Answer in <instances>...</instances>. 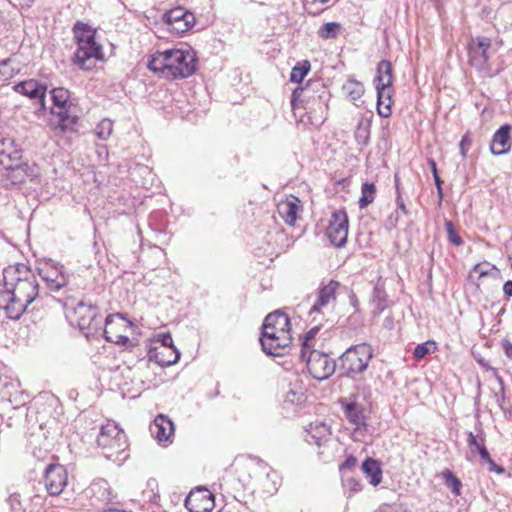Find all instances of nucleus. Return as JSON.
Returning a JSON list of instances; mask_svg holds the SVG:
<instances>
[{
	"label": "nucleus",
	"instance_id": "39",
	"mask_svg": "<svg viewBox=\"0 0 512 512\" xmlns=\"http://www.w3.org/2000/svg\"><path fill=\"white\" fill-rule=\"evenodd\" d=\"M318 324L312 327L303 337L302 343H301V352H300V358L305 359L307 353L311 351L312 347V341L315 339L317 333L320 330L321 321L318 317Z\"/></svg>",
	"mask_w": 512,
	"mask_h": 512
},
{
	"label": "nucleus",
	"instance_id": "10",
	"mask_svg": "<svg viewBox=\"0 0 512 512\" xmlns=\"http://www.w3.org/2000/svg\"><path fill=\"white\" fill-rule=\"evenodd\" d=\"M39 175V168L36 165H29L25 162L12 164L11 167H4L0 171V181L6 188L18 187L27 179L31 181Z\"/></svg>",
	"mask_w": 512,
	"mask_h": 512
},
{
	"label": "nucleus",
	"instance_id": "17",
	"mask_svg": "<svg viewBox=\"0 0 512 512\" xmlns=\"http://www.w3.org/2000/svg\"><path fill=\"white\" fill-rule=\"evenodd\" d=\"M13 90L21 95L28 97L31 100H37L39 103L37 113L44 114L46 112V84L41 83L36 79H28L15 84L13 86Z\"/></svg>",
	"mask_w": 512,
	"mask_h": 512
},
{
	"label": "nucleus",
	"instance_id": "28",
	"mask_svg": "<svg viewBox=\"0 0 512 512\" xmlns=\"http://www.w3.org/2000/svg\"><path fill=\"white\" fill-rule=\"evenodd\" d=\"M0 395L3 400H7L11 404L23 405L25 402L18 400V396H23L19 392V382L9 379L8 377H0Z\"/></svg>",
	"mask_w": 512,
	"mask_h": 512
},
{
	"label": "nucleus",
	"instance_id": "63",
	"mask_svg": "<svg viewBox=\"0 0 512 512\" xmlns=\"http://www.w3.org/2000/svg\"><path fill=\"white\" fill-rule=\"evenodd\" d=\"M478 454H479L481 460L486 463H488L492 460L490 453L486 447L483 449H480V452H478Z\"/></svg>",
	"mask_w": 512,
	"mask_h": 512
},
{
	"label": "nucleus",
	"instance_id": "5",
	"mask_svg": "<svg viewBox=\"0 0 512 512\" xmlns=\"http://www.w3.org/2000/svg\"><path fill=\"white\" fill-rule=\"evenodd\" d=\"M268 229L264 231L265 235L262 239V243L257 246L262 254L269 257L278 256L286 249H288L294 242L293 229L297 228L298 235L304 233L303 226H267ZM261 234L263 231L260 232Z\"/></svg>",
	"mask_w": 512,
	"mask_h": 512
},
{
	"label": "nucleus",
	"instance_id": "1",
	"mask_svg": "<svg viewBox=\"0 0 512 512\" xmlns=\"http://www.w3.org/2000/svg\"><path fill=\"white\" fill-rule=\"evenodd\" d=\"M3 287L0 290V309L12 320H18L39 297L36 275L22 263L3 270Z\"/></svg>",
	"mask_w": 512,
	"mask_h": 512
},
{
	"label": "nucleus",
	"instance_id": "9",
	"mask_svg": "<svg viewBox=\"0 0 512 512\" xmlns=\"http://www.w3.org/2000/svg\"><path fill=\"white\" fill-rule=\"evenodd\" d=\"M168 78H187L196 71L195 54L180 49L167 50Z\"/></svg>",
	"mask_w": 512,
	"mask_h": 512
},
{
	"label": "nucleus",
	"instance_id": "16",
	"mask_svg": "<svg viewBox=\"0 0 512 512\" xmlns=\"http://www.w3.org/2000/svg\"><path fill=\"white\" fill-rule=\"evenodd\" d=\"M43 479L47 492L51 496H58L68 483V473L63 465L53 463L46 467Z\"/></svg>",
	"mask_w": 512,
	"mask_h": 512
},
{
	"label": "nucleus",
	"instance_id": "13",
	"mask_svg": "<svg viewBox=\"0 0 512 512\" xmlns=\"http://www.w3.org/2000/svg\"><path fill=\"white\" fill-rule=\"evenodd\" d=\"M39 275L50 293L60 292L69 282V275L65 272L64 266L51 259L39 268Z\"/></svg>",
	"mask_w": 512,
	"mask_h": 512
},
{
	"label": "nucleus",
	"instance_id": "44",
	"mask_svg": "<svg viewBox=\"0 0 512 512\" xmlns=\"http://www.w3.org/2000/svg\"><path fill=\"white\" fill-rule=\"evenodd\" d=\"M467 444L472 453L480 452V449L486 447L485 437L483 432L480 430V434H474L473 432L467 433Z\"/></svg>",
	"mask_w": 512,
	"mask_h": 512
},
{
	"label": "nucleus",
	"instance_id": "41",
	"mask_svg": "<svg viewBox=\"0 0 512 512\" xmlns=\"http://www.w3.org/2000/svg\"><path fill=\"white\" fill-rule=\"evenodd\" d=\"M342 486L344 493L347 495V498L352 497L355 493H358L362 490V484L360 481L348 473H343Z\"/></svg>",
	"mask_w": 512,
	"mask_h": 512
},
{
	"label": "nucleus",
	"instance_id": "37",
	"mask_svg": "<svg viewBox=\"0 0 512 512\" xmlns=\"http://www.w3.org/2000/svg\"><path fill=\"white\" fill-rule=\"evenodd\" d=\"M90 490L99 500L108 502L111 500V492L108 482L104 479H98L92 482Z\"/></svg>",
	"mask_w": 512,
	"mask_h": 512
},
{
	"label": "nucleus",
	"instance_id": "19",
	"mask_svg": "<svg viewBox=\"0 0 512 512\" xmlns=\"http://www.w3.org/2000/svg\"><path fill=\"white\" fill-rule=\"evenodd\" d=\"M345 417L348 421L355 426V431L366 430L367 421L365 415V408L362 404L357 403L354 400H343L340 401Z\"/></svg>",
	"mask_w": 512,
	"mask_h": 512
},
{
	"label": "nucleus",
	"instance_id": "18",
	"mask_svg": "<svg viewBox=\"0 0 512 512\" xmlns=\"http://www.w3.org/2000/svg\"><path fill=\"white\" fill-rule=\"evenodd\" d=\"M137 234L141 245H147L148 247L166 245L171 239V234L167 231L166 226H145V229L137 226Z\"/></svg>",
	"mask_w": 512,
	"mask_h": 512
},
{
	"label": "nucleus",
	"instance_id": "32",
	"mask_svg": "<svg viewBox=\"0 0 512 512\" xmlns=\"http://www.w3.org/2000/svg\"><path fill=\"white\" fill-rule=\"evenodd\" d=\"M121 429L115 422H108L105 425L101 426L100 433L97 437V444L102 448H106L108 442L112 441V439L119 434Z\"/></svg>",
	"mask_w": 512,
	"mask_h": 512
},
{
	"label": "nucleus",
	"instance_id": "57",
	"mask_svg": "<svg viewBox=\"0 0 512 512\" xmlns=\"http://www.w3.org/2000/svg\"><path fill=\"white\" fill-rule=\"evenodd\" d=\"M357 464V459L353 455H349L345 461L340 465V471L341 473H348L349 470L354 468Z\"/></svg>",
	"mask_w": 512,
	"mask_h": 512
},
{
	"label": "nucleus",
	"instance_id": "4",
	"mask_svg": "<svg viewBox=\"0 0 512 512\" xmlns=\"http://www.w3.org/2000/svg\"><path fill=\"white\" fill-rule=\"evenodd\" d=\"M73 33L78 45L73 62L82 70H91L95 60L102 59V46L95 41V31L88 24L77 21Z\"/></svg>",
	"mask_w": 512,
	"mask_h": 512
},
{
	"label": "nucleus",
	"instance_id": "26",
	"mask_svg": "<svg viewBox=\"0 0 512 512\" xmlns=\"http://www.w3.org/2000/svg\"><path fill=\"white\" fill-rule=\"evenodd\" d=\"M22 152L16 148L12 139H3L0 142V167H11L21 162Z\"/></svg>",
	"mask_w": 512,
	"mask_h": 512
},
{
	"label": "nucleus",
	"instance_id": "35",
	"mask_svg": "<svg viewBox=\"0 0 512 512\" xmlns=\"http://www.w3.org/2000/svg\"><path fill=\"white\" fill-rule=\"evenodd\" d=\"M342 90L344 94L348 96L351 100L356 101L362 97L365 88L361 82L353 78H349L346 81V83L342 86Z\"/></svg>",
	"mask_w": 512,
	"mask_h": 512
},
{
	"label": "nucleus",
	"instance_id": "53",
	"mask_svg": "<svg viewBox=\"0 0 512 512\" xmlns=\"http://www.w3.org/2000/svg\"><path fill=\"white\" fill-rule=\"evenodd\" d=\"M447 227V236L448 241L455 246H461L463 244V239L459 232L456 230L455 226H446Z\"/></svg>",
	"mask_w": 512,
	"mask_h": 512
},
{
	"label": "nucleus",
	"instance_id": "56",
	"mask_svg": "<svg viewBox=\"0 0 512 512\" xmlns=\"http://www.w3.org/2000/svg\"><path fill=\"white\" fill-rule=\"evenodd\" d=\"M329 224H348V216L345 210L339 209L332 212Z\"/></svg>",
	"mask_w": 512,
	"mask_h": 512
},
{
	"label": "nucleus",
	"instance_id": "15",
	"mask_svg": "<svg viewBox=\"0 0 512 512\" xmlns=\"http://www.w3.org/2000/svg\"><path fill=\"white\" fill-rule=\"evenodd\" d=\"M162 20L167 25V29L177 35L188 31L195 23L194 15L182 7H175L165 12Z\"/></svg>",
	"mask_w": 512,
	"mask_h": 512
},
{
	"label": "nucleus",
	"instance_id": "14",
	"mask_svg": "<svg viewBox=\"0 0 512 512\" xmlns=\"http://www.w3.org/2000/svg\"><path fill=\"white\" fill-rule=\"evenodd\" d=\"M339 286V282L331 280L318 289L316 299L309 310V315L313 317V321H317L318 317L320 320L324 319L325 310L336 301V290Z\"/></svg>",
	"mask_w": 512,
	"mask_h": 512
},
{
	"label": "nucleus",
	"instance_id": "50",
	"mask_svg": "<svg viewBox=\"0 0 512 512\" xmlns=\"http://www.w3.org/2000/svg\"><path fill=\"white\" fill-rule=\"evenodd\" d=\"M495 265L490 264L489 262H482L474 265V267L469 272V278L474 279L475 274L478 275V279L481 277L489 275L492 270H495Z\"/></svg>",
	"mask_w": 512,
	"mask_h": 512
},
{
	"label": "nucleus",
	"instance_id": "12",
	"mask_svg": "<svg viewBox=\"0 0 512 512\" xmlns=\"http://www.w3.org/2000/svg\"><path fill=\"white\" fill-rule=\"evenodd\" d=\"M157 341L160 342L161 346L149 350V360L155 361L161 367L175 364L180 359V352L173 345L171 334L161 333L158 335Z\"/></svg>",
	"mask_w": 512,
	"mask_h": 512
},
{
	"label": "nucleus",
	"instance_id": "47",
	"mask_svg": "<svg viewBox=\"0 0 512 512\" xmlns=\"http://www.w3.org/2000/svg\"><path fill=\"white\" fill-rule=\"evenodd\" d=\"M370 138V123L361 121L359 122L355 131V139L358 144L367 145Z\"/></svg>",
	"mask_w": 512,
	"mask_h": 512
},
{
	"label": "nucleus",
	"instance_id": "61",
	"mask_svg": "<svg viewBox=\"0 0 512 512\" xmlns=\"http://www.w3.org/2000/svg\"><path fill=\"white\" fill-rule=\"evenodd\" d=\"M487 464L489 465L488 470L490 472H496L497 474H503L505 472L504 467L497 465L493 459Z\"/></svg>",
	"mask_w": 512,
	"mask_h": 512
},
{
	"label": "nucleus",
	"instance_id": "27",
	"mask_svg": "<svg viewBox=\"0 0 512 512\" xmlns=\"http://www.w3.org/2000/svg\"><path fill=\"white\" fill-rule=\"evenodd\" d=\"M74 109L73 105L51 109V114L58 118L56 128H59L61 131L72 129L78 121V116Z\"/></svg>",
	"mask_w": 512,
	"mask_h": 512
},
{
	"label": "nucleus",
	"instance_id": "52",
	"mask_svg": "<svg viewBox=\"0 0 512 512\" xmlns=\"http://www.w3.org/2000/svg\"><path fill=\"white\" fill-rule=\"evenodd\" d=\"M310 86H311V84L308 83L305 87L300 86V87H297L296 89H294L292 96H291V105L293 108L296 107L298 101H301V97L303 94L309 93Z\"/></svg>",
	"mask_w": 512,
	"mask_h": 512
},
{
	"label": "nucleus",
	"instance_id": "46",
	"mask_svg": "<svg viewBox=\"0 0 512 512\" xmlns=\"http://www.w3.org/2000/svg\"><path fill=\"white\" fill-rule=\"evenodd\" d=\"M113 132V121L102 119L95 128V134L100 140H107Z\"/></svg>",
	"mask_w": 512,
	"mask_h": 512
},
{
	"label": "nucleus",
	"instance_id": "54",
	"mask_svg": "<svg viewBox=\"0 0 512 512\" xmlns=\"http://www.w3.org/2000/svg\"><path fill=\"white\" fill-rule=\"evenodd\" d=\"M472 146V138L470 136V133L467 132L462 136V139L459 144L460 154L463 158H466L468 155V151Z\"/></svg>",
	"mask_w": 512,
	"mask_h": 512
},
{
	"label": "nucleus",
	"instance_id": "20",
	"mask_svg": "<svg viewBox=\"0 0 512 512\" xmlns=\"http://www.w3.org/2000/svg\"><path fill=\"white\" fill-rule=\"evenodd\" d=\"M185 507L189 512H211L214 496L207 490L190 493L185 499Z\"/></svg>",
	"mask_w": 512,
	"mask_h": 512
},
{
	"label": "nucleus",
	"instance_id": "49",
	"mask_svg": "<svg viewBox=\"0 0 512 512\" xmlns=\"http://www.w3.org/2000/svg\"><path fill=\"white\" fill-rule=\"evenodd\" d=\"M436 350V343L428 340L424 343L418 344L413 351V356L416 359H423L426 355L433 353Z\"/></svg>",
	"mask_w": 512,
	"mask_h": 512
},
{
	"label": "nucleus",
	"instance_id": "59",
	"mask_svg": "<svg viewBox=\"0 0 512 512\" xmlns=\"http://www.w3.org/2000/svg\"><path fill=\"white\" fill-rule=\"evenodd\" d=\"M429 163L431 165V170H432V173H433V177H434V181L437 185V188L439 190V192H441V179L438 175V171H437V166H436V163L434 160H429Z\"/></svg>",
	"mask_w": 512,
	"mask_h": 512
},
{
	"label": "nucleus",
	"instance_id": "62",
	"mask_svg": "<svg viewBox=\"0 0 512 512\" xmlns=\"http://www.w3.org/2000/svg\"><path fill=\"white\" fill-rule=\"evenodd\" d=\"M478 454H479L481 460L486 463H488L492 460L490 453L486 447L483 449H480V452H478Z\"/></svg>",
	"mask_w": 512,
	"mask_h": 512
},
{
	"label": "nucleus",
	"instance_id": "58",
	"mask_svg": "<svg viewBox=\"0 0 512 512\" xmlns=\"http://www.w3.org/2000/svg\"><path fill=\"white\" fill-rule=\"evenodd\" d=\"M490 370L493 372V375L495 376L497 382L499 383V386H500V392L502 394V401L505 399V384H504V380L503 378L498 374V371L491 367Z\"/></svg>",
	"mask_w": 512,
	"mask_h": 512
},
{
	"label": "nucleus",
	"instance_id": "23",
	"mask_svg": "<svg viewBox=\"0 0 512 512\" xmlns=\"http://www.w3.org/2000/svg\"><path fill=\"white\" fill-rule=\"evenodd\" d=\"M511 126L502 125L493 135L490 144V151L493 155L500 156L508 153L511 148L510 143Z\"/></svg>",
	"mask_w": 512,
	"mask_h": 512
},
{
	"label": "nucleus",
	"instance_id": "8",
	"mask_svg": "<svg viewBox=\"0 0 512 512\" xmlns=\"http://www.w3.org/2000/svg\"><path fill=\"white\" fill-rule=\"evenodd\" d=\"M491 39L484 36L471 38L467 44L468 63L485 77H493L497 72L492 70L489 59L491 57Z\"/></svg>",
	"mask_w": 512,
	"mask_h": 512
},
{
	"label": "nucleus",
	"instance_id": "42",
	"mask_svg": "<svg viewBox=\"0 0 512 512\" xmlns=\"http://www.w3.org/2000/svg\"><path fill=\"white\" fill-rule=\"evenodd\" d=\"M441 476L444 480L446 487L449 488L455 496H459L461 494L462 488V483L460 479L457 478L449 469H445L444 471H442Z\"/></svg>",
	"mask_w": 512,
	"mask_h": 512
},
{
	"label": "nucleus",
	"instance_id": "40",
	"mask_svg": "<svg viewBox=\"0 0 512 512\" xmlns=\"http://www.w3.org/2000/svg\"><path fill=\"white\" fill-rule=\"evenodd\" d=\"M376 186L374 183L365 182L361 186V197L359 198V207L365 208L370 205L376 197Z\"/></svg>",
	"mask_w": 512,
	"mask_h": 512
},
{
	"label": "nucleus",
	"instance_id": "24",
	"mask_svg": "<svg viewBox=\"0 0 512 512\" xmlns=\"http://www.w3.org/2000/svg\"><path fill=\"white\" fill-rule=\"evenodd\" d=\"M301 209V201L293 195L280 201L277 205V212L286 224H294Z\"/></svg>",
	"mask_w": 512,
	"mask_h": 512
},
{
	"label": "nucleus",
	"instance_id": "25",
	"mask_svg": "<svg viewBox=\"0 0 512 512\" xmlns=\"http://www.w3.org/2000/svg\"><path fill=\"white\" fill-rule=\"evenodd\" d=\"M305 432V441L319 447L328 441L331 434L329 426L322 421L310 423Z\"/></svg>",
	"mask_w": 512,
	"mask_h": 512
},
{
	"label": "nucleus",
	"instance_id": "30",
	"mask_svg": "<svg viewBox=\"0 0 512 512\" xmlns=\"http://www.w3.org/2000/svg\"><path fill=\"white\" fill-rule=\"evenodd\" d=\"M348 228L349 226H326L325 235L331 245L342 247L347 241Z\"/></svg>",
	"mask_w": 512,
	"mask_h": 512
},
{
	"label": "nucleus",
	"instance_id": "6",
	"mask_svg": "<svg viewBox=\"0 0 512 512\" xmlns=\"http://www.w3.org/2000/svg\"><path fill=\"white\" fill-rule=\"evenodd\" d=\"M392 65L388 60H381L377 65L374 85L377 91V112L381 117L388 118L392 114L393 104Z\"/></svg>",
	"mask_w": 512,
	"mask_h": 512
},
{
	"label": "nucleus",
	"instance_id": "22",
	"mask_svg": "<svg viewBox=\"0 0 512 512\" xmlns=\"http://www.w3.org/2000/svg\"><path fill=\"white\" fill-rule=\"evenodd\" d=\"M253 472L258 477H264L263 488L266 493L273 494L278 490L280 478L276 471L269 467L266 463L259 460L253 467Z\"/></svg>",
	"mask_w": 512,
	"mask_h": 512
},
{
	"label": "nucleus",
	"instance_id": "3",
	"mask_svg": "<svg viewBox=\"0 0 512 512\" xmlns=\"http://www.w3.org/2000/svg\"><path fill=\"white\" fill-rule=\"evenodd\" d=\"M260 342L267 355H284L292 342L290 318L280 311L268 314L262 325Z\"/></svg>",
	"mask_w": 512,
	"mask_h": 512
},
{
	"label": "nucleus",
	"instance_id": "33",
	"mask_svg": "<svg viewBox=\"0 0 512 512\" xmlns=\"http://www.w3.org/2000/svg\"><path fill=\"white\" fill-rule=\"evenodd\" d=\"M394 180H395V188L397 191V198H396L397 209L395 210V212L393 214H391L390 221L410 222V221H412L411 219H404V218L398 217L399 214L409 217V211L407 210V208L404 204V201L401 197L400 182H399L398 174L394 175Z\"/></svg>",
	"mask_w": 512,
	"mask_h": 512
},
{
	"label": "nucleus",
	"instance_id": "38",
	"mask_svg": "<svg viewBox=\"0 0 512 512\" xmlns=\"http://www.w3.org/2000/svg\"><path fill=\"white\" fill-rule=\"evenodd\" d=\"M50 93L53 101V108H63L72 105V103L70 102L69 90L63 87H59L52 89Z\"/></svg>",
	"mask_w": 512,
	"mask_h": 512
},
{
	"label": "nucleus",
	"instance_id": "45",
	"mask_svg": "<svg viewBox=\"0 0 512 512\" xmlns=\"http://www.w3.org/2000/svg\"><path fill=\"white\" fill-rule=\"evenodd\" d=\"M340 24L338 22H328L320 27L318 35L322 39H334L340 31Z\"/></svg>",
	"mask_w": 512,
	"mask_h": 512
},
{
	"label": "nucleus",
	"instance_id": "11",
	"mask_svg": "<svg viewBox=\"0 0 512 512\" xmlns=\"http://www.w3.org/2000/svg\"><path fill=\"white\" fill-rule=\"evenodd\" d=\"M302 360L306 362L310 375L317 380L329 378L338 367L329 355L317 350L309 351Z\"/></svg>",
	"mask_w": 512,
	"mask_h": 512
},
{
	"label": "nucleus",
	"instance_id": "60",
	"mask_svg": "<svg viewBox=\"0 0 512 512\" xmlns=\"http://www.w3.org/2000/svg\"><path fill=\"white\" fill-rule=\"evenodd\" d=\"M502 349L507 358L512 359V343L509 340H502L501 342Z\"/></svg>",
	"mask_w": 512,
	"mask_h": 512
},
{
	"label": "nucleus",
	"instance_id": "34",
	"mask_svg": "<svg viewBox=\"0 0 512 512\" xmlns=\"http://www.w3.org/2000/svg\"><path fill=\"white\" fill-rule=\"evenodd\" d=\"M147 66L151 71L159 72L168 78L167 50L153 54Z\"/></svg>",
	"mask_w": 512,
	"mask_h": 512
},
{
	"label": "nucleus",
	"instance_id": "43",
	"mask_svg": "<svg viewBox=\"0 0 512 512\" xmlns=\"http://www.w3.org/2000/svg\"><path fill=\"white\" fill-rule=\"evenodd\" d=\"M311 68L308 60L298 62L290 73V81L293 83H301L304 77L309 73Z\"/></svg>",
	"mask_w": 512,
	"mask_h": 512
},
{
	"label": "nucleus",
	"instance_id": "64",
	"mask_svg": "<svg viewBox=\"0 0 512 512\" xmlns=\"http://www.w3.org/2000/svg\"><path fill=\"white\" fill-rule=\"evenodd\" d=\"M503 292L506 296L512 297V280H508L504 283Z\"/></svg>",
	"mask_w": 512,
	"mask_h": 512
},
{
	"label": "nucleus",
	"instance_id": "21",
	"mask_svg": "<svg viewBox=\"0 0 512 512\" xmlns=\"http://www.w3.org/2000/svg\"><path fill=\"white\" fill-rule=\"evenodd\" d=\"M150 432L159 443H168L174 434V424L168 416L159 414L150 425Z\"/></svg>",
	"mask_w": 512,
	"mask_h": 512
},
{
	"label": "nucleus",
	"instance_id": "2",
	"mask_svg": "<svg viewBox=\"0 0 512 512\" xmlns=\"http://www.w3.org/2000/svg\"><path fill=\"white\" fill-rule=\"evenodd\" d=\"M63 308L69 323L72 326H76L87 339L103 336L107 341H113L108 336V332L103 328V325L111 323L114 315H108L104 318L96 305L83 301L73 305L66 300L63 302ZM115 316L121 317L119 313L115 314Z\"/></svg>",
	"mask_w": 512,
	"mask_h": 512
},
{
	"label": "nucleus",
	"instance_id": "48",
	"mask_svg": "<svg viewBox=\"0 0 512 512\" xmlns=\"http://www.w3.org/2000/svg\"><path fill=\"white\" fill-rule=\"evenodd\" d=\"M305 400V394L303 392V389L301 386L290 388L286 394L284 402L294 405V404H300Z\"/></svg>",
	"mask_w": 512,
	"mask_h": 512
},
{
	"label": "nucleus",
	"instance_id": "36",
	"mask_svg": "<svg viewBox=\"0 0 512 512\" xmlns=\"http://www.w3.org/2000/svg\"><path fill=\"white\" fill-rule=\"evenodd\" d=\"M387 293L382 286L376 285L373 289L372 304L373 313L376 315L382 313L387 307Z\"/></svg>",
	"mask_w": 512,
	"mask_h": 512
},
{
	"label": "nucleus",
	"instance_id": "29",
	"mask_svg": "<svg viewBox=\"0 0 512 512\" xmlns=\"http://www.w3.org/2000/svg\"><path fill=\"white\" fill-rule=\"evenodd\" d=\"M361 469L366 477L369 478L371 485L377 486L381 483L382 469L379 461L368 457L363 461Z\"/></svg>",
	"mask_w": 512,
	"mask_h": 512
},
{
	"label": "nucleus",
	"instance_id": "51",
	"mask_svg": "<svg viewBox=\"0 0 512 512\" xmlns=\"http://www.w3.org/2000/svg\"><path fill=\"white\" fill-rule=\"evenodd\" d=\"M11 62L10 58L0 61V81L9 80L18 73V70L11 66Z\"/></svg>",
	"mask_w": 512,
	"mask_h": 512
},
{
	"label": "nucleus",
	"instance_id": "7",
	"mask_svg": "<svg viewBox=\"0 0 512 512\" xmlns=\"http://www.w3.org/2000/svg\"><path fill=\"white\" fill-rule=\"evenodd\" d=\"M373 357V348L367 343L350 346L339 358L340 375L355 378L363 373Z\"/></svg>",
	"mask_w": 512,
	"mask_h": 512
},
{
	"label": "nucleus",
	"instance_id": "31",
	"mask_svg": "<svg viewBox=\"0 0 512 512\" xmlns=\"http://www.w3.org/2000/svg\"><path fill=\"white\" fill-rule=\"evenodd\" d=\"M128 447L127 438L124 433V431H120L119 434H117L112 441L108 442L107 447L104 448L107 450V453L105 454L106 457L112 458L113 456H119L120 454L124 453Z\"/></svg>",
	"mask_w": 512,
	"mask_h": 512
},
{
	"label": "nucleus",
	"instance_id": "55",
	"mask_svg": "<svg viewBox=\"0 0 512 512\" xmlns=\"http://www.w3.org/2000/svg\"><path fill=\"white\" fill-rule=\"evenodd\" d=\"M7 502L13 512H19L22 510L21 496L19 493H11L7 499Z\"/></svg>",
	"mask_w": 512,
	"mask_h": 512
}]
</instances>
